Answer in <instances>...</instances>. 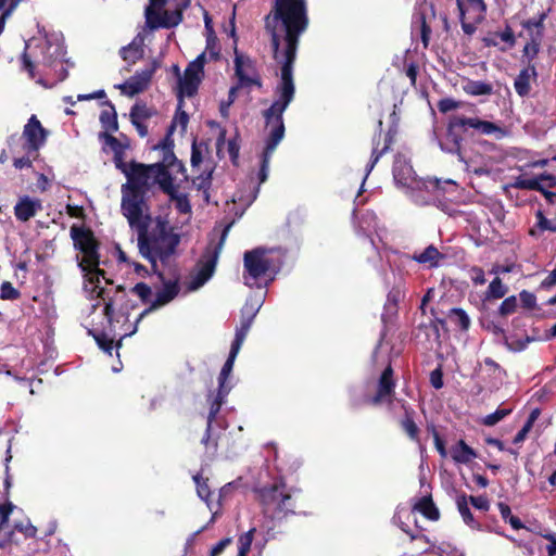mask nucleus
<instances>
[{"label": "nucleus", "instance_id": "f257e3e1", "mask_svg": "<svg viewBox=\"0 0 556 556\" xmlns=\"http://www.w3.org/2000/svg\"><path fill=\"white\" fill-rule=\"evenodd\" d=\"M307 24L305 0H276L274 10L266 16L265 25L280 73L287 71L293 75L299 38Z\"/></svg>", "mask_w": 556, "mask_h": 556}, {"label": "nucleus", "instance_id": "f03ea898", "mask_svg": "<svg viewBox=\"0 0 556 556\" xmlns=\"http://www.w3.org/2000/svg\"><path fill=\"white\" fill-rule=\"evenodd\" d=\"M276 99L270 106L263 111L262 115L265 121L267 135L265 138V148L261 156V166L258 170V185L252 187V191L243 197L237 195L238 201L245 206H250L257 198L260 185L268 178L269 163L276 148L285 138L286 127L283 122V113L293 101L295 96V84L293 75H289L287 71L280 73L279 80L274 88Z\"/></svg>", "mask_w": 556, "mask_h": 556}, {"label": "nucleus", "instance_id": "7ed1b4c3", "mask_svg": "<svg viewBox=\"0 0 556 556\" xmlns=\"http://www.w3.org/2000/svg\"><path fill=\"white\" fill-rule=\"evenodd\" d=\"M127 222L137 232L140 255L151 264L153 271L162 277L157 269V262L163 264L168 262L180 242V236L162 218H157L154 227L150 229L149 213L127 218Z\"/></svg>", "mask_w": 556, "mask_h": 556}, {"label": "nucleus", "instance_id": "20e7f679", "mask_svg": "<svg viewBox=\"0 0 556 556\" xmlns=\"http://www.w3.org/2000/svg\"><path fill=\"white\" fill-rule=\"evenodd\" d=\"M393 179L396 187L417 205H427L432 202L438 197L437 192L445 191L443 185H455L451 179L444 181L437 178L419 179L409 161L400 154L394 159Z\"/></svg>", "mask_w": 556, "mask_h": 556}, {"label": "nucleus", "instance_id": "39448f33", "mask_svg": "<svg viewBox=\"0 0 556 556\" xmlns=\"http://www.w3.org/2000/svg\"><path fill=\"white\" fill-rule=\"evenodd\" d=\"M153 166L132 161V168L126 173L127 181L121 188V211L126 218L149 213L144 197L153 187Z\"/></svg>", "mask_w": 556, "mask_h": 556}, {"label": "nucleus", "instance_id": "423d86ee", "mask_svg": "<svg viewBox=\"0 0 556 556\" xmlns=\"http://www.w3.org/2000/svg\"><path fill=\"white\" fill-rule=\"evenodd\" d=\"M71 237L75 249L84 254L78 266L86 277L85 290L89 291L91 295L96 293L97 298L105 301V290L100 287V277H103L104 273L99 268L100 261L97 240L91 231L76 226L71 228Z\"/></svg>", "mask_w": 556, "mask_h": 556}, {"label": "nucleus", "instance_id": "0eeeda50", "mask_svg": "<svg viewBox=\"0 0 556 556\" xmlns=\"http://www.w3.org/2000/svg\"><path fill=\"white\" fill-rule=\"evenodd\" d=\"M71 237L75 249L84 254L78 266L86 277L85 290L89 291L91 295L96 293L97 298L105 301V290L100 287V277H103L104 273L99 268L100 261L97 240L91 231L76 226L71 228Z\"/></svg>", "mask_w": 556, "mask_h": 556}, {"label": "nucleus", "instance_id": "6e6552de", "mask_svg": "<svg viewBox=\"0 0 556 556\" xmlns=\"http://www.w3.org/2000/svg\"><path fill=\"white\" fill-rule=\"evenodd\" d=\"M240 350L230 346V351L225 364L222 367V370L218 376V391L216 396L213 399L210 405V412L207 415L206 421V430L201 440L202 444L205 445L206 448H212L213 452L216 451L218 441L220 439V433L225 430V421L219 416V410L222 404L224 403L227 394L229 393L231 386L227 384V379L229 378L235 361L239 354Z\"/></svg>", "mask_w": 556, "mask_h": 556}, {"label": "nucleus", "instance_id": "1a4fd4ad", "mask_svg": "<svg viewBox=\"0 0 556 556\" xmlns=\"http://www.w3.org/2000/svg\"><path fill=\"white\" fill-rule=\"evenodd\" d=\"M262 513L266 519L281 521L294 513V501L285 482L279 481L257 490Z\"/></svg>", "mask_w": 556, "mask_h": 556}, {"label": "nucleus", "instance_id": "9d476101", "mask_svg": "<svg viewBox=\"0 0 556 556\" xmlns=\"http://www.w3.org/2000/svg\"><path fill=\"white\" fill-rule=\"evenodd\" d=\"M243 268V282L249 288H267L278 273L273 260L262 248L244 253Z\"/></svg>", "mask_w": 556, "mask_h": 556}, {"label": "nucleus", "instance_id": "9b49d317", "mask_svg": "<svg viewBox=\"0 0 556 556\" xmlns=\"http://www.w3.org/2000/svg\"><path fill=\"white\" fill-rule=\"evenodd\" d=\"M190 3V0H164L157 5L150 0L146 8V25L154 30L157 28H172L182 21V10Z\"/></svg>", "mask_w": 556, "mask_h": 556}, {"label": "nucleus", "instance_id": "f8f14e48", "mask_svg": "<svg viewBox=\"0 0 556 556\" xmlns=\"http://www.w3.org/2000/svg\"><path fill=\"white\" fill-rule=\"evenodd\" d=\"M232 224H228L222 235L217 244L214 247H208L203 255L201 256L195 273L191 276L189 282V290L194 291L204 286L213 276L215 271V267L218 261V256L220 251L225 244L226 238L228 236L229 229Z\"/></svg>", "mask_w": 556, "mask_h": 556}, {"label": "nucleus", "instance_id": "ddd939ff", "mask_svg": "<svg viewBox=\"0 0 556 556\" xmlns=\"http://www.w3.org/2000/svg\"><path fill=\"white\" fill-rule=\"evenodd\" d=\"M395 382L393 379V369L389 364L384 370L381 372V376L378 381L377 392L375 395H363L358 394L357 389L350 390L351 404L353 407H359L363 404H372L378 405L384 402L390 403L391 397L394 393Z\"/></svg>", "mask_w": 556, "mask_h": 556}, {"label": "nucleus", "instance_id": "4468645a", "mask_svg": "<svg viewBox=\"0 0 556 556\" xmlns=\"http://www.w3.org/2000/svg\"><path fill=\"white\" fill-rule=\"evenodd\" d=\"M459 128L458 126L454 125V119L451 121L447 131L444 135L442 139L439 140V146L442 151L451 154H456L458 156V160L460 162H464L467 165V168L473 172L478 176L488 175L490 170L486 167L479 166L475 167L472 166V163L469 162L460 149V142L463 140L462 136L456 131V129Z\"/></svg>", "mask_w": 556, "mask_h": 556}, {"label": "nucleus", "instance_id": "2eb2a0df", "mask_svg": "<svg viewBox=\"0 0 556 556\" xmlns=\"http://www.w3.org/2000/svg\"><path fill=\"white\" fill-rule=\"evenodd\" d=\"M48 131L45 129L36 115H31L24 126L22 138L24 139L23 150L27 154H36L46 143Z\"/></svg>", "mask_w": 556, "mask_h": 556}, {"label": "nucleus", "instance_id": "dca6fc26", "mask_svg": "<svg viewBox=\"0 0 556 556\" xmlns=\"http://www.w3.org/2000/svg\"><path fill=\"white\" fill-rule=\"evenodd\" d=\"M157 66V62L153 61L143 70L136 72L135 75H132L123 84L116 85L115 88L119 89L123 94L128 97H134L142 92L149 86V83L153 74L155 73Z\"/></svg>", "mask_w": 556, "mask_h": 556}, {"label": "nucleus", "instance_id": "f3484780", "mask_svg": "<svg viewBox=\"0 0 556 556\" xmlns=\"http://www.w3.org/2000/svg\"><path fill=\"white\" fill-rule=\"evenodd\" d=\"M192 479H193V481L195 483L198 496L203 502H205L207 508L210 509V511H212V517H211L210 521L205 526H203L201 529H199L197 532H194L191 535V538L189 540L190 542L194 539L195 535H198L199 533H201L202 531L207 529L212 523L215 522L216 517L219 514V509H220V504L219 503H214L211 500L212 493H211V489H210V485H208V479L207 478H203L201 473L193 475Z\"/></svg>", "mask_w": 556, "mask_h": 556}, {"label": "nucleus", "instance_id": "a211bd4d", "mask_svg": "<svg viewBox=\"0 0 556 556\" xmlns=\"http://www.w3.org/2000/svg\"><path fill=\"white\" fill-rule=\"evenodd\" d=\"M179 292V286L177 281L167 280L163 282L162 289H160L156 294L155 299L152 301L151 305L146 308L137 318L134 330L128 333L127 336H131L137 331L138 324L142 320L144 316L150 314L151 312L155 311L156 308L166 305L170 301H173Z\"/></svg>", "mask_w": 556, "mask_h": 556}, {"label": "nucleus", "instance_id": "6ab92c4d", "mask_svg": "<svg viewBox=\"0 0 556 556\" xmlns=\"http://www.w3.org/2000/svg\"><path fill=\"white\" fill-rule=\"evenodd\" d=\"M65 48L61 34H50L46 36L42 48V63L45 66H56L58 62L65 61Z\"/></svg>", "mask_w": 556, "mask_h": 556}, {"label": "nucleus", "instance_id": "aec40b11", "mask_svg": "<svg viewBox=\"0 0 556 556\" xmlns=\"http://www.w3.org/2000/svg\"><path fill=\"white\" fill-rule=\"evenodd\" d=\"M454 125L462 129L472 128L481 135L495 136L502 138L504 130L493 122L482 121L478 117L459 116L454 118Z\"/></svg>", "mask_w": 556, "mask_h": 556}, {"label": "nucleus", "instance_id": "412c9836", "mask_svg": "<svg viewBox=\"0 0 556 556\" xmlns=\"http://www.w3.org/2000/svg\"><path fill=\"white\" fill-rule=\"evenodd\" d=\"M203 74L198 73L195 71H189L187 66L184 73V76H179L178 78V99H179V109L182 106V98L184 97H193L199 89V86L202 81Z\"/></svg>", "mask_w": 556, "mask_h": 556}, {"label": "nucleus", "instance_id": "4be33fe9", "mask_svg": "<svg viewBox=\"0 0 556 556\" xmlns=\"http://www.w3.org/2000/svg\"><path fill=\"white\" fill-rule=\"evenodd\" d=\"M538 79V71L535 65L528 64L522 68L514 80V89L521 98L529 97L531 92V85Z\"/></svg>", "mask_w": 556, "mask_h": 556}, {"label": "nucleus", "instance_id": "5701e85b", "mask_svg": "<svg viewBox=\"0 0 556 556\" xmlns=\"http://www.w3.org/2000/svg\"><path fill=\"white\" fill-rule=\"evenodd\" d=\"M42 208L41 201L27 195L22 197L14 206L15 217L21 222H27Z\"/></svg>", "mask_w": 556, "mask_h": 556}, {"label": "nucleus", "instance_id": "b1692460", "mask_svg": "<svg viewBox=\"0 0 556 556\" xmlns=\"http://www.w3.org/2000/svg\"><path fill=\"white\" fill-rule=\"evenodd\" d=\"M144 35L138 33L130 43L123 47L119 51L122 59L130 65L143 58Z\"/></svg>", "mask_w": 556, "mask_h": 556}, {"label": "nucleus", "instance_id": "393cba45", "mask_svg": "<svg viewBox=\"0 0 556 556\" xmlns=\"http://www.w3.org/2000/svg\"><path fill=\"white\" fill-rule=\"evenodd\" d=\"M161 148L163 151V161L159 164H164L165 168H173V170L180 172L182 174L186 173L185 165L177 160L173 152V141L169 138V135L164 139V141L156 147V149Z\"/></svg>", "mask_w": 556, "mask_h": 556}, {"label": "nucleus", "instance_id": "a878e982", "mask_svg": "<svg viewBox=\"0 0 556 556\" xmlns=\"http://www.w3.org/2000/svg\"><path fill=\"white\" fill-rule=\"evenodd\" d=\"M157 184L160 188L168 195L177 188L174 186L172 174L164 164H154L153 166V186Z\"/></svg>", "mask_w": 556, "mask_h": 556}, {"label": "nucleus", "instance_id": "bb28decb", "mask_svg": "<svg viewBox=\"0 0 556 556\" xmlns=\"http://www.w3.org/2000/svg\"><path fill=\"white\" fill-rule=\"evenodd\" d=\"M450 454L456 464L467 465L477 458L476 451L471 448L464 440H459L456 444H454L450 450Z\"/></svg>", "mask_w": 556, "mask_h": 556}, {"label": "nucleus", "instance_id": "cd10ccee", "mask_svg": "<svg viewBox=\"0 0 556 556\" xmlns=\"http://www.w3.org/2000/svg\"><path fill=\"white\" fill-rule=\"evenodd\" d=\"M103 105L108 108L100 113V123L105 132H115L118 129L117 114L111 101L105 100Z\"/></svg>", "mask_w": 556, "mask_h": 556}, {"label": "nucleus", "instance_id": "c85d7f7f", "mask_svg": "<svg viewBox=\"0 0 556 556\" xmlns=\"http://www.w3.org/2000/svg\"><path fill=\"white\" fill-rule=\"evenodd\" d=\"M419 264H428L429 267H437L443 255L434 245H428L421 253H416L410 257Z\"/></svg>", "mask_w": 556, "mask_h": 556}, {"label": "nucleus", "instance_id": "c756f323", "mask_svg": "<svg viewBox=\"0 0 556 556\" xmlns=\"http://www.w3.org/2000/svg\"><path fill=\"white\" fill-rule=\"evenodd\" d=\"M463 90L473 97L490 96L493 93V86L486 81L469 79L463 85Z\"/></svg>", "mask_w": 556, "mask_h": 556}, {"label": "nucleus", "instance_id": "7c9ffc66", "mask_svg": "<svg viewBox=\"0 0 556 556\" xmlns=\"http://www.w3.org/2000/svg\"><path fill=\"white\" fill-rule=\"evenodd\" d=\"M218 58V51L211 48L210 40L207 41V48L204 52L200 53L192 62L188 64L189 71H195L204 75V65L207 60H216Z\"/></svg>", "mask_w": 556, "mask_h": 556}, {"label": "nucleus", "instance_id": "2f4dec72", "mask_svg": "<svg viewBox=\"0 0 556 556\" xmlns=\"http://www.w3.org/2000/svg\"><path fill=\"white\" fill-rule=\"evenodd\" d=\"M468 496L465 493L458 494L456 497V505L459 515L462 516L464 522L472 529L479 528V523L475 520L470 508L468 506Z\"/></svg>", "mask_w": 556, "mask_h": 556}, {"label": "nucleus", "instance_id": "473e14b6", "mask_svg": "<svg viewBox=\"0 0 556 556\" xmlns=\"http://www.w3.org/2000/svg\"><path fill=\"white\" fill-rule=\"evenodd\" d=\"M391 141H392L391 137L388 136L386 138L384 147L381 150H378V147H379V143H380V135L378 136V138L377 137L374 138V140H372L374 148H372V152H371V157H370L369 163L366 166V177L374 169V167L376 166V164L378 163L380 157L386 152H388V150L390 149Z\"/></svg>", "mask_w": 556, "mask_h": 556}, {"label": "nucleus", "instance_id": "72a5a7b5", "mask_svg": "<svg viewBox=\"0 0 556 556\" xmlns=\"http://www.w3.org/2000/svg\"><path fill=\"white\" fill-rule=\"evenodd\" d=\"M253 324V320L250 317H240V325L236 328L235 338L231 343V348L240 350L249 331Z\"/></svg>", "mask_w": 556, "mask_h": 556}, {"label": "nucleus", "instance_id": "f704fd0d", "mask_svg": "<svg viewBox=\"0 0 556 556\" xmlns=\"http://www.w3.org/2000/svg\"><path fill=\"white\" fill-rule=\"evenodd\" d=\"M414 510H418L424 514L430 520L439 519V510L435 508L431 497L424 496L421 497L413 507Z\"/></svg>", "mask_w": 556, "mask_h": 556}, {"label": "nucleus", "instance_id": "c9c22d12", "mask_svg": "<svg viewBox=\"0 0 556 556\" xmlns=\"http://www.w3.org/2000/svg\"><path fill=\"white\" fill-rule=\"evenodd\" d=\"M541 40H542V35L540 33L531 34L530 40L523 47L522 56L525 59H527L529 64H531V62L539 54Z\"/></svg>", "mask_w": 556, "mask_h": 556}, {"label": "nucleus", "instance_id": "e433bc0d", "mask_svg": "<svg viewBox=\"0 0 556 556\" xmlns=\"http://www.w3.org/2000/svg\"><path fill=\"white\" fill-rule=\"evenodd\" d=\"M464 4L466 14L475 21H483L486 12V5L483 0H466Z\"/></svg>", "mask_w": 556, "mask_h": 556}, {"label": "nucleus", "instance_id": "4c0bfd02", "mask_svg": "<svg viewBox=\"0 0 556 556\" xmlns=\"http://www.w3.org/2000/svg\"><path fill=\"white\" fill-rule=\"evenodd\" d=\"M264 304V296L251 295L248 298L245 304L241 309V316L250 317L254 320L255 316L260 312L262 305Z\"/></svg>", "mask_w": 556, "mask_h": 556}, {"label": "nucleus", "instance_id": "58836bf2", "mask_svg": "<svg viewBox=\"0 0 556 556\" xmlns=\"http://www.w3.org/2000/svg\"><path fill=\"white\" fill-rule=\"evenodd\" d=\"M457 9L459 12V20L462 24V28L465 34L472 35L477 30V24L482 21H475L473 18H469V14H466L464 2L462 0H457Z\"/></svg>", "mask_w": 556, "mask_h": 556}, {"label": "nucleus", "instance_id": "ea45409f", "mask_svg": "<svg viewBox=\"0 0 556 556\" xmlns=\"http://www.w3.org/2000/svg\"><path fill=\"white\" fill-rule=\"evenodd\" d=\"M169 201L180 214H190L191 204L186 193L179 192L178 189L168 194Z\"/></svg>", "mask_w": 556, "mask_h": 556}, {"label": "nucleus", "instance_id": "a19ab883", "mask_svg": "<svg viewBox=\"0 0 556 556\" xmlns=\"http://www.w3.org/2000/svg\"><path fill=\"white\" fill-rule=\"evenodd\" d=\"M402 291L400 288H393L389 291L387 296V302L384 304V312L382 314V319L384 320L387 316H392L396 312L397 303L402 298Z\"/></svg>", "mask_w": 556, "mask_h": 556}, {"label": "nucleus", "instance_id": "79ce46f5", "mask_svg": "<svg viewBox=\"0 0 556 556\" xmlns=\"http://www.w3.org/2000/svg\"><path fill=\"white\" fill-rule=\"evenodd\" d=\"M405 409V417L401 421V426L410 440L418 442L419 441V428L414 421L412 414L408 409L403 405Z\"/></svg>", "mask_w": 556, "mask_h": 556}, {"label": "nucleus", "instance_id": "37998d69", "mask_svg": "<svg viewBox=\"0 0 556 556\" xmlns=\"http://www.w3.org/2000/svg\"><path fill=\"white\" fill-rule=\"evenodd\" d=\"M448 318L454 325L458 326L462 330H468L470 327V318L463 308H452L448 312Z\"/></svg>", "mask_w": 556, "mask_h": 556}, {"label": "nucleus", "instance_id": "c03bdc74", "mask_svg": "<svg viewBox=\"0 0 556 556\" xmlns=\"http://www.w3.org/2000/svg\"><path fill=\"white\" fill-rule=\"evenodd\" d=\"M21 0H0V35L2 34L7 18L12 14Z\"/></svg>", "mask_w": 556, "mask_h": 556}, {"label": "nucleus", "instance_id": "a18cd8bd", "mask_svg": "<svg viewBox=\"0 0 556 556\" xmlns=\"http://www.w3.org/2000/svg\"><path fill=\"white\" fill-rule=\"evenodd\" d=\"M547 17L546 12L540 13L538 18H530L522 22V27L529 31V34L540 33L543 36L544 22Z\"/></svg>", "mask_w": 556, "mask_h": 556}, {"label": "nucleus", "instance_id": "49530a36", "mask_svg": "<svg viewBox=\"0 0 556 556\" xmlns=\"http://www.w3.org/2000/svg\"><path fill=\"white\" fill-rule=\"evenodd\" d=\"M207 152V144L203 141L193 140L191 147V167L195 168L203 162V155Z\"/></svg>", "mask_w": 556, "mask_h": 556}, {"label": "nucleus", "instance_id": "de8ad7c7", "mask_svg": "<svg viewBox=\"0 0 556 556\" xmlns=\"http://www.w3.org/2000/svg\"><path fill=\"white\" fill-rule=\"evenodd\" d=\"M212 184V169L203 170L193 179V185L199 191H203L205 199L208 200V189Z\"/></svg>", "mask_w": 556, "mask_h": 556}, {"label": "nucleus", "instance_id": "09e8293b", "mask_svg": "<svg viewBox=\"0 0 556 556\" xmlns=\"http://www.w3.org/2000/svg\"><path fill=\"white\" fill-rule=\"evenodd\" d=\"M413 515V511H409L407 508L399 507L396 513L393 516V521L396 523L402 531L407 533L412 540L416 538V534H414L408 526L403 521L404 518L409 519V517Z\"/></svg>", "mask_w": 556, "mask_h": 556}, {"label": "nucleus", "instance_id": "8fccbe9b", "mask_svg": "<svg viewBox=\"0 0 556 556\" xmlns=\"http://www.w3.org/2000/svg\"><path fill=\"white\" fill-rule=\"evenodd\" d=\"M534 180L536 181V187H534V190L540 192H546L548 190L556 189V177L549 174H542L538 177H534Z\"/></svg>", "mask_w": 556, "mask_h": 556}, {"label": "nucleus", "instance_id": "3c124183", "mask_svg": "<svg viewBox=\"0 0 556 556\" xmlns=\"http://www.w3.org/2000/svg\"><path fill=\"white\" fill-rule=\"evenodd\" d=\"M377 228V216L374 212H367L363 215L359 222V230L366 236L370 237V232Z\"/></svg>", "mask_w": 556, "mask_h": 556}, {"label": "nucleus", "instance_id": "603ef678", "mask_svg": "<svg viewBox=\"0 0 556 556\" xmlns=\"http://www.w3.org/2000/svg\"><path fill=\"white\" fill-rule=\"evenodd\" d=\"M131 122H143L144 119L152 116V110L144 103H136L130 110Z\"/></svg>", "mask_w": 556, "mask_h": 556}, {"label": "nucleus", "instance_id": "864d4df0", "mask_svg": "<svg viewBox=\"0 0 556 556\" xmlns=\"http://www.w3.org/2000/svg\"><path fill=\"white\" fill-rule=\"evenodd\" d=\"M507 293V287L500 278L493 279L488 288L486 295L492 299H502Z\"/></svg>", "mask_w": 556, "mask_h": 556}, {"label": "nucleus", "instance_id": "5fc2aeb1", "mask_svg": "<svg viewBox=\"0 0 556 556\" xmlns=\"http://www.w3.org/2000/svg\"><path fill=\"white\" fill-rule=\"evenodd\" d=\"M511 413L510 408L498 407L495 412L483 417L482 422L485 426L492 427L503 420Z\"/></svg>", "mask_w": 556, "mask_h": 556}, {"label": "nucleus", "instance_id": "6e6d98bb", "mask_svg": "<svg viewBox=\"0 0 556 556\" xmlns=\"http://www.w3.org/2000/svg\"><path fill=\"white\" fill-rule=\"evenodd\" d=\"M536 226L541 231L556 232V219H548L542 211L535 214Z\"/></svg>", "mask_w": 556, "mask_h": 556}, {"label": "nucleus", "instance_id": "4d7b16f0", "mask_svg": "<svg viewBox=\"0 0 556 556\" xmlns=\"http://www.w3.org/2000/svg\"><path fill=\"white\" fill-rule=\"evenodd\" d=\"M414 23L419 25L420 27V34H421V40L424 42V46L427 47L428 46V41H429V36H430V33H431V29L430 27L427 25L426 23V17H425V14L424 13H417L415 14L414 16Z\"/></svg>", "mask_w": 556, "mask_h": 556}, {"label": "nucleus", "instance_id": "13d9d810", "mask_svg": "<svg viewBox=\"0 0 556 556\" xmlns=\"http://www.w3.org/2000/svg\"><path fill=\"white\" fill-rule=\"evenodd\" d=\"M90 333L93 336L98 346L106 354L112 355V351L114 349L113 340L109 339L105 333H94L91 331H90Z\"/></svg>", "mask_w": 556, "mask_h": 556}, {"label": "nucleus", "instance_id": "bf43d9fd", "mask_svg": "<svg viewBox=\"0 0 556 556\" xmlns=\"http://www.w3.org/2000/svg\"><path fill=\"white\" fill-rule=\"evenodd\" d=\"M20 296L17 289L9 281H4L0 288V298L3 300H16Z\"/></svg>", "mask_w": 556, "mask_h": 556}, {"label": "nucleus", "instance_id": "052dcab7", "mask_svg": "<svg viewBox=\"0 0 556 556\" xmlns=\"http://www.w3.org/2000/svg\"><path fill=\"white\" fill-rule=\"evenodd\" d=\"M517 308V298L515 295L506 298L498 307V313L502 316L514 313Z\"/></svg>", "mask_w": 556, "mask_h": 556}, {"label": "nucleus", "instance_id": "680f3d73", "mask_svg": "<svg viewBox=\"0 0 556 556\" xmlns=\"http://www.w3.org/2000/svg\"><path fill=\"white\" fill-rule=\"evenodd\" d=\"M100 138L104 140V142L112 149L114 154L119 152H124V148L117 138L112 136L110 132H101Z\"/></svg>", "mask_w": 556, "mask_h": 556}, {"label": "nucleus", "instance_id": "e2e57ef3", "mask_svg": "<svg viewBox=\"0 0 556 556\" xmlns=\"http://www.w3.org/2000/svg\"><path fill=\"white\" fill-rule=\"evenodd\" d=\"M255 528L250 529L245 533L241 534L238 539V549L249 552L253 542V535Z\"/></svg>", "mask_w": 556, "mask_h": 556}, {"label": "nucleus", "instance_id": "0e129e2a", "mask_svg": "<svg viewBox=\"0 0 556 556\" xmlns=\"http://www.w3.org/2000/svg\"><path fill=\"white\" fill-rule=\"evenodd\" d=\"M533 339L530 337H526L523 340H510L506 339L505 344L508 348V350L513 352H521L523 351L528 343H530Z\"/></svg>", "mask_w": 556, "mask_h": 556}, {"label": "nucleus", "instance_id": "69168bd1", "mask_svg": "<svg viewBox=\"0 0 556 556\" xmlns=\"http://www.w3.org/2000/svg\"><path fill=\"white\" fill-rule=\"evenodd\" d=\"M135 294H137L143 302H147L151 294L152 289L144 282H139L135 285V287L131 290Z\"/></svg>", "mask_w": 556, "mask_h": 556}, {"label": "nucleus", "instance_id": "338daca9", "mask_svg": "<svg viewBox=\"0 0 556 556\" xmlns=\"http://www.w3.org/2000/svg\"><path fill=\"white\" fill-rule=\"evenodd\" d=\"M511 186L517 189L534 190L536 181L534 178H523L522 176H519L515 179Z\"/></svg>", "mask_w": 556, "mask_h": 556}, {"label": "nucleus", "instance_id": "774afa93", "mask_svg": "<svg viewBox=\"0 0 556 556\" xmlns=\"http://www.w3.org/2000/svg\"><path fill=\"white\" fill-rule=\"evenodd\" d=\"M439 556H464V552L451 544H441L438 547Z\"/></svg>", "mask_w": 556, "mask_h": 556}]
</instances>
